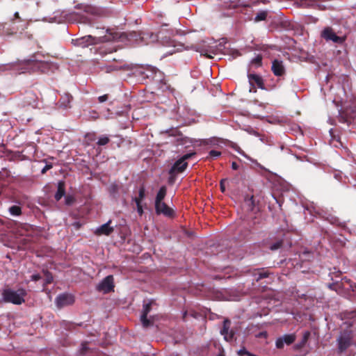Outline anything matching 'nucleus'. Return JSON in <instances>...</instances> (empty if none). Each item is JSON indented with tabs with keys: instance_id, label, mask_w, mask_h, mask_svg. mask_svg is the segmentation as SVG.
<instances>
[{
	"instance_id": "1",
	"label": "nucleus",
	"mask_w": 356,
	"mask_h": 356,
	"mask_svg": "<svg viewBox=\"0 0 356 356\" xmlns=\"http://www.w3.org/2000/svg\"><path fill=\"white\" fill-rule=\"evenodd\" d=\"M26 292L23 289L16 291L12 289H6L3 291V300L4 302H10L15 305H21L24 302V297Z\"/></svg>"
},
{
	"instance_id": "2",
	"label": "nucleus",
	"mask_w": 356,
	"mask_h": 356,
	"mask_svg": "<svg viewBox=\"0 0 356 356\" xmlns=\"http://www.w3.org/2000/svg\"><path fill=\"white\" fill-rule=\"evenodd\" d=\"M113 277L112 275H108L105 277L97 286V289L104 293H108L113 290Z\"/></svg>"
},
{
	"instance_id": "3",
	"label": "nucleus",
	"mask_w": 356,
	"mask_h": 356,
	"mask_svg": "<svg viewBox=\"0 0 356 356\" xmlns=\"http://www.w3.org/2000/svg\"><path fill=\"white\" fill-rule=\"evenodd\" d=\"M55 302L56 306L61 308L73 304L74 302V297L72 294L63 293L58 296Z\"/></svg>"
},
{
	"instance_id": "4",
	"label": "nucleus",
	"mask_w": 356,
	"mask_h": 356,
	"mask_svg": "<svg viewBox=\"0 0 356 356\" xmlns=\"http://www.w3.org/2000/svg\"><path fill=\"white\" fill-rule=\"evenodd\" d=\"M193 155V154H187L179 159L174 165L170 169L171 173H177L181 172L184 170L187 166V163L185 162V160L188 159Z\"/></svg>"
},
{
	"instance_id": "5",
	"label": "nucleus",
	"mask_w": 356,
	"mask_h": 356,
	"mask_svg": "<svg viewBox=\"0 0 356 356\" xmlns=\"http://www.w3.org/2000/svg\"><path fill=\"white\" fill-rule=\"evenodd\" d=\"M296 340V335L294 334H284L281 337L277 339L275 346L277 348H282L284 344H291Z\"/></svg>"
},
{
	"instance_id": "6",
	"label": "nucleus",
	"mask_w": 356,
	"mask_h": 356,
	"mask_svg": "<svg viewBox=\"0 0 356 356\" xmlns=\"http://www.w3.org/2000/svg\"><path fill=\"white\" fill-rule=\"evenodd\" d=\"M321 35L326 40H332L337 43H342L344 41V38L337 36L330 28H325Z\"/></svg>"
},
{
	"instance_id": "7",
	"label": "nucleus",
	"mask_w": 356,
	"mask_h": 356,
	"mask_svg": "<svg viewBox=\"0 0 356 356\" xmlns=\"http://www.w3.org/2000/svg\"><path fill=\"white\" fill-rule=\"evenodd\" d=\"M156 211L159 214H163L166 216H172L173 215V209L167 206L163 202H155Z\"/></svg>"
},
{
	"instance_id": "8",
	"label": "nucleus",
	"mask_w": 356,
	"mask_h": 356,
	"mask_svg": "<svg viewBox=\"0 0 356 356\" xmlns=\"http://www.w3.org/2000/svg\"><path fill=\"white\" fill-rule=\"evenodd\" d=\"M111 220H108L106 223L98 227L95 230L94 233L97 236H108L113 232V227L110 226Z\"/></svg>"
},
{
	"instance_id": "9",
	"label": "nucleus",
	"mask_w": 356,
	"mask_h": 356,
	"mask_svg": "<svg viewBox=\"0 0 356 356\" xmlns=\"http://www.w3.org/2000/svg\"><path fill=\"white\" fill-rule=\"evenodd\" d=\"M272 70L274 74L277 76L283 74L284 68L282 62L277 60H274L272 65Z\"/></svg>"
},
{
	"instance_id": "10",
	"label": "nucleus",
	"mask_w": 356,
	"mask_h": 356,
	"mask_svg": "<svg viewBox=\"0 0 356 356\" xmlns=\"http://www.w3.org/2000/svg\"><path fill=\"white\" fill-rule=\"evenodd\" d=\"M339 348L341 351L346 350L350 345V339L347 337H341L338 339Z\"/></svg>"
},
{
	"instance_id": "11",
	"label": "nucleus",
	"mask_w": 356,
	"mask_h": 356,
	"mask_svg": "<svg viewBox=\"0 0 356 356\" xmlns=\"http://www.w3.org/2000/svg\"><path fill=\"white\" fill-rule=\"evenodd\" d=\"M65 195V184L63 181H59L58 184V190L55 194L56 200H59Z\"/></svg>"
},
{
	"instance_id": "12",
	"label": "nucleus",
	"mask_w": 356,
	"mask_h": 356,
	"mask_svg": "<svg viewBox=\"0 0 356 356\" xmlns=\"http://www.w3.org/2000/svg\"><path fill=\"white\" fill-rule=\"evenodd\" d=\"M165 195H166V188L165 186H162L159 189V191L156 195L155 202H163V200L164 199Z\"/></svg>"
},
{
	"instance_id": "13",
	"label": "nucleus",
	"mask_w": 356,
	"mask_h": 356,
	"mask_svg": "<svg viewBox=\"0 0 356 356\" xmlns=\"http://www.w3.org/2000/svg\"><path fill=\"white\" fill-rule=\"evenodd\" d=\"M229 324V322L225 320L224 321L223 329L221 330V334L224 335V337L226 340L232 338V335H228Z\"/></svg>"
},
{
	"instance_id": "14",
	"label": "nucleus",
	"mask_w": 356,
	"mask_h": 356,
	"mask_svg": "<svg viewBox=\"0 0 356 356\" xmlns=\"http://www.w3.org/2000/svg\"><path fill=\"white\" fill-rule=\"evenodd\" d=\"M9 211L13 216H19L21 214V209L17 206H13L9 209Z\"/></svg>"
},
{
	"instance_id": "15",
	"label": "nucleus",
	"mask_w": 356,
	"mask_h": 356,
	"mask_svg": "<svg viewBox=\"0 0 356 356\" xmlns=\"http://www.w3.org/2000/svg\"><path fill=\"white\" fill-rule=\"evenodd\" d=\"M266 16H267L266 12H264V11L260 12L256 15V17L254 18V21L259 22V21L264 20L266 19Z\"/></svg>"
},
{
	"instance_id": "16",
	"label": "nucleus",
	"mask_w": 356,
	"mask_h": 356,
	"mask_svg": "<svg viewBox=\"0 0 356 356\" xmlns=\"http://www.w3.org/2000/svg\"><path fill=\"white\" fill-rule=\"evenodd\" d=\"M134 200L136 204L137 211H138V214L142 215L143 213V207L141 205V202H140V200L138 199H134Z\"/></svg>"
},
{
	"instance_id": "17",
	"label": "nucleus",
	"mask_w": 356,
	"mask_h": 356,
	"mask_svg": "<svg viewBox=\"0 0 356 356\" xmlns=\"http://www.w3.org/2000/svg\"><path fill=\"white\" fill-rule=\"evenodd\" d=\"M109 141V139L107 136H102L101 138H99V139L97 141V144L99 145H104L106 144H107Z\"/></svg>"
},
{
	"instance_id": "18",
	"label": "nucleus",
	"mask_w": 356,
	"mask_h": 356,
	"mask_svg": "<svg viewBox=\"0 0 356 356\" xmlns=\"http://www.w3.org/2000/svg\"><path fill=\"white\" fill-rule=\"evenodd\" d=\"M147 315L142 314V316L140 317L142 324L143 325L144 327H147L150 325L149 321L147 318Z\"/></svg>"
},
{
	"instance_id": "19",
	"label": "nucleus",
	"mask_w": 356,
	"mask_h": 356,
	"mask_svg": "<svg viewBox=\"0 0 356 356\" xmlns=\"http://www.w3.org/2000/svg\"><path fill=\"white\" fill-rule=\"evenodd\" d=\"M144 197H145V189L143 188H141L139 190L138 197H136L135 199H138L140 200V202H142V200L144 199Z\"/></svg>"
},
{
	"instance_id": "20",
	"label": "nucleus",
	"mask_w": 356,
	"mask_h": 356,
	"mask_svg": "<svg viewBox=\"0 0 356 356\" xmlns=\"http://www.w3.org/2000/svg\"><path fill=\"white\" fill-rule=\"evenodd\" d=\"M149 311H150V304H146L145 305H144L143 314L147 315V314L149 312Z\"/></svg>"
},
{
	"instance_id": "21",
	"label": "nucleus",
	"mask_w": 356,
	"mask_h": 356,
	"mask_svg": "<svg viewBox=\"0 0 356 356\" xmlns=\"http://www.w3.org/2000/svg\"><path fill=\"white\" fill-rule=\"evenodd\" d=\"M221 153L218 151H216V150H211L210 152H209V155L212 157H218L219 156H220Z\"/></svg>"
},
{
	"instance_id": "22",
	"label": "nucleus",
	"mask_w": 356,
	"mask_h": 356,
	"mask_svg": "<svg viewBox=\"0 0 356 356\" xmlns=\"http://www.w3.org/2000/svg\"><path fill=\"white\" fill-rule=\"evenodd\" d=\"M250 77L254 79L257 83H260L261 80V78L256 75H251Z\"/></svg>"
},
{
	"instance_id": "23",
	"label": "nucleus",
	"mask_w": 356,
	"mask_h": 356,
	"mask_svg": "<svg viewBox=\"0 0 356 356\" xmlns=\"http://www.w3.org/2000/svg\"><path fill=\"white\" fill-rule=\"evenodd\" d=\"M247 353H249V352L247 351L245 348H242L238 350V354L239 355H247Z\"/></svg>"
},
{
	"instance_id": "24",
	"label": "nucleus",
	"mask_w": 356,
	"mask_h": 356,
	"mask_svg": "<svg viewBox=\"0 0 356 356\" xmlns=\"http://www.w3.org/2000/svg\"><path fill=\"white\" fill-rule=\"evenodd\" d=\"M224 181H225V179H222L220 181V190L222 193H224L225 191V185H224Z\"/></svg>"
},
{
	"instance_id": "25",
	"label": "nucleus",
	"mask_w": 356,
	"mask_h": 356,
	"mask_svg": "<svg viewBox=\"0 0 356 356\" xmlns=\"http://www.w3.org/2000/svg\"><path fill=\"white\" fill-rule=\"evenodd\" d=\"M50 168H51V165H46L44 168L42 170V172L44 173L47 170H49Z\"/></svg>"
},
{
	"instance_id": "26",
	"label": "nucleus",
	"mask_w": 356,
	"mask_h": 356,
	"mask_svg": "<svg viewBox=\"0 0 356 356\" xmlns=\"http://www.w3.org/2000/svg\"><path fill=\"white\" fill-rule=\"evenodd\" d=\"M253 61L259 65L261 64V58L260 56H257Z\"/></svg>"
},
{
	"instance_id": "27",
	"label": "nucleus",
	"mask_w": 356,
	"mask_h": 356,
	"mask_svg": "<svg viewBox=\"0 0 356 356\" xmlns=\"http://www.w3.org/2000/svg\"><path fill=\"white\" fill-rule=\"evenodd\" d=\"M238 165H237V163H235V162H233V163H232V169H234V170H237V169H238Z\"/></svg>"
},
{
	"instance_id": "28",
	"label": "nucleus",
	"mask_w": 356,
	"mask_h": 356,
	"mask_svg": "<svg viewBox=\"0 0 356 356\" xmlns=\"http://www.w3.org/2000/svg\"><path fill=\"white\" fill-rule=\"evenodd\" d=\"M39 279H40V276L38 275H34L32 276V280H33L36 281V280H38Z\"/></svg>"
},
{
	"instance_id": "29",
	"label": "nucleus",
	"mask_w": 356,
	"mask_h": 356,
	"mask_svg": "<svg viewBox=\"0 0 356 356\" xmlns=\"http://www.w3.org/2000/svg\"><path fill=\"white\" fill-rule=\"evenodd\" d=\"M99 101L101 102H104L106 99V97L105 95L104 96H101V97H99Z\"/></svg>"
},
{
	"instance_id": "30",
	"label": "nucleus",
	"mask_w": 356,
	"mask_h": 356,
	"mask_svg": "<svg viewBox=\"0 0 356 356\" xmlns=\"http://www.w3.org/2000/svg\"><path fill=\"white\" fill-rule=\"evenodd\" d=\"M52 281V277L48 276L47 279V283H50Z\"/></svg>"
},
{
	"instance_id": "31",
	"label": "nucleus",
	"mask_w": 356,
	"mask_h": 356,
	"mask_svg": "<svg viewBox=\"0 0 356 356\" xmlns=\"http://www.w3.org/2000/svg\"><path fill=\"white\" fill-rule=\"evenodd\" d=\"M66 202L67 204H70L71 202V200L70 199H69L68 197L66 198Z\"/></svg>"
}]
</instances>
